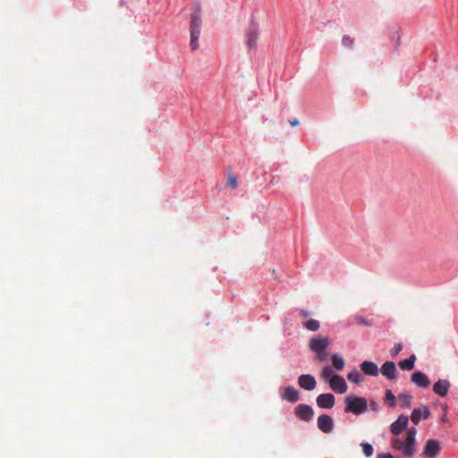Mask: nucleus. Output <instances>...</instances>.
<instances>
[{
    "instance_id": "f257e3e1",
    "label": "nucleus",
    "mask_w": 458,
    "mask_h": 458,
    "mask_svg": "<svg viewBox=\"0 0 458 458\" xmlns=\"http://www.w3.org/2000/svg\"><path fill=\"white\" fill-rule=\"evenodd\" d=\"M416 434V428H410L404 439L396 437L391 441L393 449L399 451L406 458L412 457L415 454Z\"/></svg>"
},
{
    "instance_id": "f03ea898",
    "label": "nucleus",
    "mask_w": 458,
    "mask_h": 458,
    "mask_svg": "<svg viewBox=\"0 0 458 458\" xmlns=\"http://www.w3.org/2000/svg\"><path fill=\"white\" fill-rule=\"evenodd\" d=\"M201 24H202V19H201V5L199 3H196L192 6V13L191 14V27H190V33H191V41L190 46L191 50H196L199 48V37L200 34L201 30Z\"/></svg>"
},
{
    "instance_id": "7ed1b4c3",
    "label": "nucleus",
    "mask_w": 458,
    "mask_h": 458,
    "mask_svg": "<svg viewBox=\"0 0 458 458\" xmlns=\"http://www.w3.org/2000/svg\"><path fill=\"white\" fill-rule=\"evenodd\" d=\"M368 410V401L364 397L350 394L344 399V411L360 415Z\"/></svg>"
},
{
    "instance_id": "20e7f679",
    "label": "nucleus",
    "mask_w": 458,
    "mask_h": 458,
    "mask_svg": "<svg viewBox=\"0 0 458 458\" xmlns=\"http://www.w3.org/2000/svg\"><path fill=\"white\" fill-rule=\"evenodd\" d=\"M330 341L325 336H315L310 340V349L314 352H324L329 346Z\"/></svg>"
},
{
    "instance_id": "39448f33",
    "label": "nucleus",
    "mask_w": 458,
    "mask_h": 458,
    "mask_svg": "<svg viewBox=\"0 0 458 458\" xmlns=\"http://www.w3.org/2000/svg\"><path fill=\"white\" fill-rule=\"evenodd\" d=\"M259 34V30L258 25L251 23L246 30L247 47L249 49L256 48Z\"/></svg>"
},
{
    "instance_id": "423d86ee",
    "label": "nucleus",
    "mask_w": 458,
    "mask_h": 458,
    "mask_svg": "<svg viewBox=\"0 0 458 458\" xmlns=\"http://www.w3.org/2000/svg\"><path fill=\"white\" fill-rule=\"evenodd\" d=\"M296 416L304 421H310L314 416V411L311 406L308 404H299L294 409Z\"/></svg>"
},
{
    "instance_id": "0eeeda50",
    "label": "nucleus",
    "mask_w": 458,
    "mask_h": 458,
    "mask_svg": "<svg viewBox=\"0 0 458 458\" xmlns=\"http://www.w3.org/2000/svg\"><path fill=\"white\" fill-rule=\"evenodd\" d=\"M440 451V444L437 440L429 439L426 442L422 454L428 458H435Z\"/></svg>"
},
{
    "instance_id": "6e6552de",
    "label": "nucleus",
    "mask_w": 458,
    "mask_h": 458,
    "mask_svg": "<svg viewBox=\"0 0 458 458\" xmlns=\"http://www.w3.org/2000/svg\"><path fill=\"white\" fill-rule=\"evenodd\" d=\"M329 386L332 390L339 394H344L347 390L346 382L339 375H335L331 377L329 380Z\"/></svg>"
},
{
    "instance_id": "1a4fd4ad",
    "label": "nucleus",
    "mask_w": 458,
    "mask_h": 458,
    "mask_svg": "<svg viewBox=\"0 0 458 458\" xmlns=\"http://www.w3.org/2000/svg\"><path fill=\"white\" fill-rule=\"evenodd\" d=\"M318 428L323 433H330L334 428V420L331 416L322 414L318 418Z\"/></svg>"
},
{
    "instance_id": "9d476101",
    "label": "nucleus",
    "mask_w": 458,
    "mask_h": 458,
    "mask_svg": "<svg viewBox=\"0 0 458 458\" xmlns=\"http://www.w3.org/2000/svg\"><path fill=\"white\" fill-rule=\"evenodd\" d=\"M411 381L420 388H428L430 386V380L428 376L421 372L416 371L411 376Z\"/></svg>"
},
{
    "instance_id": "9b49d317",
    "label": "nucleus",
    "mask_w": 458,
    "mask_h": 458,
    "mask_svg": "<svg viewBox=\"0 0 458 458\" xmlns=\"http://www.w3.org/2000/svg\"><path fill=\"white\" fill-rule=\"evenodd\" d=\"M430 415V411L428 406L421 405L420 408H416L412 411L411 420L413 424L418 425L420 419L427 420Z\"/></svg>"
},
{
    "instance_id": "f8f14e48",
    "label": "nucleus",
    "mask_w": 458,
    "mask_h": 458,
    "mask_svg": "<svg viewBox=\"0 0 458 458\" xmlns=\"http://www.w3.org/2000/svg\"><path fill=\"white\" fill-rule=\"evenodd\" d=\"M408 422V416L403 414L400 415L398 419L391 424V432L395 436L399 435L407 427Z\"/></svg>"
},
{
    "instance_id": "ddd939ff",
    "label": "nucleus",
    "mask_w": 458,
    "mask_h": 458,
    "mask_svg": "<svg viewBox=\"0 0 458 458\" xmlns=\"http://www.w3.org/2000/svg\"><path fill=\"white\" fill-rule=\"evenodd\" d=\"M317 404L323 409H331L335 405V396L332 394H321L317 397Z\"/></svg>"
},
{
    "instance_id": "4468645a",
    "label": "nucleus",
    "mask_w": 458,
    "mask_h": 458,
    "mask_svg": "<svg viewBox=\"0 0 458 458\" xmlns=\"http://www.w3.org/2000/svg\"><path fill=\"white\" fill-rule=\"evenodd\" d=\"M380 371L389 380H394L397 377V370L394 361H386L382 365Z\"/></svg>"
},
{
    "instance_id": "2eb2a0df",
    "label": "nucleus",
    "mask_w": 458,
    "mask_h": 458,
    "mask_svg": "<svg viewBox=\"0 0 458 458\" xmlns=\"http://www.w3.org/2000/svg\"><path fill=\"white\" fill-rule=\"evenodd\" d=\"M298 384L301 388L308 391L313 390L317 386L315 377L309 374L301 375L298 378Z\"/></svg>"
},
{
    "instance_id": "dca6fc26",
    "label": "nucleus",
    "mask_w": 458,
    "mask_h": 458,
    "mask_svg": "<svg viewBox=\"0 0 458 458\" xmlns=\"http://www.w3.org/2000/svg\"><path fill=\"white\" fill-rule=\"evenodd\" d=\"M451 386V383L447 379H439L433 386V392L444 397L448 394L449 388Z\"/></svg>"
},
{
    "instance_id": "f3484780",
    "label": "nucleus",
    "mask_w": 458,
    "mask_h": 458,
    "mask_svg": "<svg viewBox=\"0 0 458 458\" xmlns=\"http://www.w3.org/2000/svg\"><path fill=\"white\" fill-rule=\"evenodd\" d=\"M361 371L368 376L376 377L378 375V368L377 364L370 360H365L360 364Z\"/></svg>"
},
{
    "instance_id": "a211bd4d",
    "label": "nucleus",
    "mask_w": 458,
    "mask_h": 458,
    "mask_svg": "<svg viewBox=\"0 0 458 458\" xmlns=\"http://www.w3.org/2000/svg\"><path fill=\"white\" fill-rule=\"evenodd\" d=\"M282 399L290 403H296L300 399V393L293 386H287L284 388Z\"/></svg>"
},
{
    "instance_id": "6ab92c4d",
    "label": "nucleus",
    "mask_w": 458,
    "mask_h": 458,
    "mask_svg": "<svg viewBox=\"0 0 458 458\" xmlns=\"http://www.w3.org/2000/svg\"><path fill=\"white\" fill-rule=\"evenodd\" d=\"M416 359V355L412 354L410 356V358L401 360L399 362L400 369L406 371L411 370L414 368Z\"/></svg>"
},
{
    "instance_id": "aec40b11",
    "label": "nucleus",
    "mask_w": 458,
    "mask_h": 458,
    "mask_svg": "<svg viewBox=\"0 0 458 458\" xmlns=\"http://www.w3.org/2000/svg\"><path fill=\"white\" fill-rule=\"evenodd\" d=\"M412 396L407 392H402L398 394V401L403 408L408 409L411 407Z\"/></svg>"
},
{
    "instance_id": "412c9836",
    "label": "nucleus",
    "mask_w": 458,
    "mask_h": 458,
    "mask_svg": "<svg viewBox=\"0 0 458 458\" xmlns=\"http://www.w3.org/2000/svg\"><path fill=\"white\" fill-rule=\"evenodd\" d=\"M332 365L336 370H342L344 367V360L338 354H333L331 357Z\"/></svg>"
},
{
    "instance_id": "4be33fe9",
    "label": "nucleus",
    "mask_w": 458,
    "mask_h": 458,
    "mask_svg": "<svg viewBox=\"0 0 458 458\" xmlns=\"http://www.w3.org/2000/svg\"><path fill=\"white\" fill-rule=\"evenodd\" d=\"M347 378L354 384H360L363 381L362 375L355 369L349 372Z\"/></svg>"
},
{
    "instance_id": "5701e85b",
    "label": "nucleus",
    "mask_w": 458,
    "mask_h": 458,
    "mask_svg": "<svg viewBox=\"0 0 458 458\" xmlns=\"http://www.w3.org/2000/svg\"><path fill=\"white\" fill-rule=\"evenodd\" d=\"M304 327L310 331H317L319 329L320 324L318 320L310 319L304 323Z\"/></svg>"
},
{
    "instance_id": "b1692460",
    "label": "nucleus",
    "mask_w": 458,
    "mask_h": 458,
    "mask_svg": "<svg viewBox=\"0 0 458 458\" xmlns=\"http://www.w3.org/2000/svg\"><path fill=\"white\" fill-rule=\"evenodd\" d=\"M386 402L390 407L396 405V397L391 390H386Z\"/></svg>"
},
{
    "instance_id": "393cba45",
    "label": "nucleus",
    "mask_w": 458,
    "mask_h": 458,
    "mask_svg": "<svg viewBox=\"0 0 458 458\" xmlns=\"http://www.w3.org/2000/svg\"><path fill=\"white\" fill-rule=\"evenodd\" d=\"M360 446H361L363 454H365L366 457L372 456L374 450L370 444H369L367 442H362L360 444Z\"/></svg>"
},
{
    "instance_id": "a878e982",
    "label": "nucleus",
    "mask_w": 458,
    "mask_h": 458,
    "mask_svg": "<svg viewBox=\"0 0 458 458\" xmlns=\"http://www.w3.org/2000/svg\"><path fill=\"white\" fill-rule=\"evenodd\" d=\"M332 376H335L333 369L329 366L324 367L321 371V377L329 382Z\"/></svg>"
},
{
    "instance_id": "bb28decb",
    "label": "nucleus",
    "mask_w": 458,
    "mask_h": 458,
    "mask_svg": "<svg viewBox=\"0 0 458 458\" xmlns=\"http://www.w3.org/2000/svg\"><path fill=\"white\" fill-rule=\"evenodd\" d=\"M227 184L233 189H235L238 185L237 177L233 174L227 175Z\"/></svg>"
},
{
    "instance_id": "cd10ccee",
    "label": "nucleus",
    "mask_w": 458,
    "mask_h": 458,
    "mask_svg": "<svg viewBox=\"0 0 458 458\" xmlns=\"http://www.w3.org/2000/svg\"><path fill=\"white\" fill-rule=\"evenodd\" d=\"M402 349H403L402 344H400V343L395 344L394 345V347L392 348V350L390 351L392 357L397 356L399 354V352L402 351Z\"/></svg>"
},
{
    "instance_id": "c85d7f7f",
    "label": "nucleus",
    "mask_w": 458,
    "mask_h": 458,
    "mask_svg": "<svg viewBox=\"0 0 458 458\" xmlns=\"http://www.w3.org/2000/svg\"><path fill=\"white\" fill-rule=\"evenodd\" d=\"M342 43L344 47H352L353 46V40L348 35H344L343 37Z\"/></svg>"
},
{
    "instance_id": "c756f323",
    "label": "nucleus",
    "mask_w": 458,
    "mask_h": 458,
    "mask_svg": "<svg viewBox=\"0 0 458 458\" xmlns=\"http://www.w3.org/2000/svg\"><path fill=\"white\" fill-rule=\"evenodd\" d=\"M355 320L358 324L360 325H362V326H366V327H369L371 326V323L369 321H368L364 317L362 316H356L355 317Z\"/></svg>"
},
{
    "instance_id": "7c9ffc66",
    "label": "nucleus",
    "mask_w": 458,
    "mask_h": 458,
    "mask_svg": "<svg viewBox=\"0 0 458 458\" xmlns=\"http://www.w3.org/2000/svg\"><path fill=\"white\" fill-rule=\"evenodd\" d=\"M316 355H317V359L319 360V361H324L327 360V353L326 351L324 352H315Z\"/></svg>"
},
{
    "instance_id": "2f4dec72",
    "label": "nucleus",
    "mask_w": 458,
    "mask_h": 458,
    "mask_svg": "<svg viewBox=\"0 0 458 458\" xmlns=\"http://www.w3.org/2000/svg\"><path fill=\"white\" fill-rule=\"evenodd\" d=\"M370 408L373 411H379V405L375 401H370L369 403H368V408Z\"/></svg>"
},
{
    "instance_id": "473e14b6",
    "label": "nucleus",
    "mask_w": 458,
    "mask_h": 458,
    "mask_svg": "<svg viewBox=\"0 0 458 458\" xmlns=\"http://www.w3.org/2000/svg\"><path fill=\"white\" fill-rule=\"evenodd\" d=\"M377 458H394V457L389 453H381V454H377Z\"/></svg>"
},
{
    "instance_id": "72a5a7b5",
    "label": "nucleus",
    "mask_w": 458,
    "mask_h": 458,
    "mask_svg": "<svg viewBox=\"0 0 458 458\" xmlns=\"http://www.w3.org/2000/svg\"><path fill=\"white\" fill-rule=\"evenodd\" d=\"M300 313L303 318H307L310 315V313L305 310H301Z\"/></svg>"
},
{
    "instance_id": "f704fd0d",
    "label": "nucleus",
    "mask_w": 458,
    "mask_h": 458,
    "mask_svg": "<svg viewBox=\"0 0 458 458\" xmlns=\"http://www.w3.org/2000/svg\"><path fill=\"white\" fill-rule=\"evenodd\" d=\"M299 124V121L297 119H294L291 122L292 126H297Z\"/></svg>"
}]
</instances>
